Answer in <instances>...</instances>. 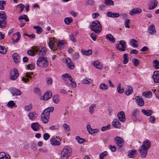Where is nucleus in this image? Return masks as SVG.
Instances as JSON below:
<instances>
[{"label": "nucleus", "instance_id": "1", "mask_svg": "<svg viewBox=\"0 0 159 159\" xmlns=\"http://www.w3.org/2000/svg\"><path fill=\"white\" fill-rule=\"evenodd\" d=\"M151 142L147 140L144 141L143 143L141 148L139 149L141 157L143 158H145L147 154L148 150L151 147Z\"/></svg>", "mask_w": 159, "mask_h": 159}, {"label": "nucleus", "instance_id": "2", "mask_svg": "<svg viewBox=\"0 0 159 159\" xmlns=\"http://www.w3.org/2000/svg\"><path fill=\"white\" fill-rule=\"evenodd\" d=\"M89 28L97 34L99 33L102 30V26L99 21L98 20H95L90 23Z\"/></svg>", "mask_w": 159, "mask_h": 159}, {"label": "nucleus", "instance_id": "3", "mask_svg": "<svg viewBox=\"0 0 159 159\" xmlns=\"http://www.w3.org/2000/svg\"><path fill=\"white\" fill-rule=\"evenodd\" d=\"M36 64L38 66L41 68L47 67L48 65L47 57H39L37 61Z\"/></svg>", "mask_w": 159, "mask_h": 159}, {"label": "nucleus", "instance_id": "4", "mask_svg": "<svg viewBox=\"0 0 159 159\" xmlns=\"http://www.w3.org/2000/svg\"><path fill=\"white\" fill-rule=\"evenodd\" d=\"M72 152L71 149L68 147H65L62 150L61 153V159H67L70 156Z\"/></svg>", "mask_w": 159, "mask_h": 159}, {"label": "nucleus", "instance_id": "5", "mask_svg": "<svg viewBox=\"0 0 159 159\" xmlns=\"http://www.w3.org/2000/svg\"><path fill=\"white\" fill-rule=\"evenodd\" d=\"M0 28H5L7 26V21L6 20L7 16L4 12H0Z\"/></svg>", "mask_w": 159, "mask_h": 159}, {"label": "nucleus", "instance_id": "6", "mask_svg": "<svg viewBox=\"0 0 159 159\" xmlns=\"http://www.w3.org/2000/svg\"><path fill=\"white\" fill-rule=\"evenodd\" d=\"M33 49L36 53H38L39 55H44L46 54L47 51L46 48L43 46H36L33 47Z\"/></svg>", "mask_w": 159, "mask_h": 159}, {"label": "nucleus", "instance_id": "7", "mask_svg": "<svg viewBox=\"0 0 159 159\" xmlns=\"http://www.w3.org/2000/svg\"><path fill=\"white\" fill-rule=\"evenodd\" d=\"M116 47L117 49L121 51H124L126 50V43L125 42L121 40L119 41V44L117 43L116 45Z\"/></svg>", "mask_w": 159, "mask_h": 159}, {"label": "nucleus", "instance_id": "8", "mask_svg": "<svg viewBox=\"0 0 159 159\" xmlns=\"http://www.w3.org/2000/svg\"><path fill=\"white\" fill-rule=\"evenodd\" d=\"M19 75L18 71L16 68H14L13 70H11L10 75V79L11 80H16Z\"/></svg>", "mask_w": 159, "mask_h": 159}, {"label": "nucleus", "instance_id": "9", "mask_svg": "<svg viewBox=\"0 0 159 159\" xmlns=\"http://www.w3.org/2000/svg\"><path fill=\"white\" fill-rule=\"evenodd\" d=\"M132 118L134 121H137L139 120V111L137 109L134 110L132 112Z\"/></svg>", "mask_w": 159, "mask_h": 159}, {"label": "nucleus", "instance_id": "10", "mask_svg": "<svg viewBox=\"0 0 159 159\" xmlns=\"http://www.w3.org/2000/svg\"><path fill=\"white\" fill-rule=\"evenodd\" d=\"M116 143L119 148H121L124 144V140L120 137H116L115 138Z\"/></svg>", "mask_w": 159, "mask_h": 159}, {"label": "nucleus", "instance_id": "11", "mask_svg": "<svg viewBox=\"0 0 159 159\" xmlns=\"http://www.w3.org/2000/svg\"><path fill=\"white\" fill-rule=\"evenodd\" d=\"M117 116L119 119L122 122L125 121V113L123 111H121L119 112L117 114Z\"/></svg>", "mask_w": 159, "mask_h": 159}, {"label": "nucleus", "instance_id": "12", "mask_svg": "<svg viewBox=\"0 0 159 159\" xmlns=\"http://www.w3.org/2000/svg\"><path fill=\"white\" fill-rule=\"evenodd\" d=\"M152 78L155 82L159 83V71H156L154 72Z\"/></svg>", "mask_w": 159, "mask_h": 159}, {"label": "nucleus", "instance_id": "13", "mask_svg": "<svg viewBox=\"0 0 159 159\" xmlns=\"http://www.w3.org/2000/svg\"><path fill=\"white\" fill-rule=\"evenodd\" d=\"M157 2L156 0H153L148 5V9L149 10L154 9L157 6Z\"/></svg>", "mask_w": 159, "mask_h": 159}, {"label": "nucleus", "instance_id": "14", "mask_svg": "<svg viewBox=\"0 0 159 159\" xmlns=\"http://www.w3.org/2000/svg\"><path fill=\"white\" fill-rule=\"evenodd\" d=\"M135 99L136 103L139 106H142L144 105V101L141 97L137 96Z\"/></svg>", "mask_w": 159, "mask_h": 159}, {"label": "nucleus", "instance_id": "15", "mask_svg": "<svg viewBox=\"0 0 159 159\" xmlns=\"http://www.w3.org/2000/svg\"><path fill=\"white\" fill-rule=\"evenodd\" d=\"M10 91L11 93L13 96L20 95L21 93V92L20 90L16 88H11L10 89Z\"/></svg>", "mask_w": 159, "mask_h": 159}, {"label": "nucleus", "instance_id": "16", "mask_svg": "<svg viewBox=\"0 0 159 159\" xmlns=\"http://www.w3.org/2000/svg\"><path fill=\"white\" fill-rule=\"evenodd\" d=\"M65 61L69 68L71 70L73 69L74 67V64L71 61L70 59L69 58L67 57L66 58Z\"/></svg>", "mask_w": 159, "mask_h": 159}, {"label": "nucleus", "instance_id": "17", "mask_svg": "<svg viewBox=\"0 0 159 159\" xmlns=\"http://www.w3.org/2000/svg\"><path fill=\"white\" fill-rule=\"evenodd\" d=\"M112 125L115 128H119L120 127L121 124L118 120L115 119L112 122Z\"/></svg>", "mask_w": 159, "mask_h": 159}, {"label": "nucleus", "instance_id": "18", "mask_svg": "<svg viewBox=\"0 0 159 159\" xmlns=\"http://www.w3.org/2000/svg\"><path fill=\"white\" fill-rule=\"evenodd\" d=\"M107 16L112 18H117L119 16L120 14L119 13H112L110 11L107 12Z\"/></svg>", "mask_w": 159, "mask_h": 159}, {"label": "nucleus", "instance_id": "19", "mask_svg": "<svg viewBox=\"0 0 159 159\" xmlns=\"http://www.w3.org/2000/svg\"><path fill=\"white\" fill-rule=\"evenodd\" d=\"M148 33L151 34H153L154 33H156V30H155L154 25L153 24L151 25L148 28Z\"/></svg>", "mask_w": 159, "mask_h": 159}, {"label": "nucleus", "instance_id": "20", "mask_svg": "<svg viewBox=\"0 0 159 159\" xmlns=\"http://www.w3.org/2000/svg\"><path fill=\"white\" fill-rule=\"evenodd\" d=\"M87 128L89 133L90 134H93L98 132V130L97 129H92L90 125L89 124L87 126Z\"/></svg>", "mask_w": 159, "mask_h": 159}, {"label": "nucleus", "instance_id": "21", "mask_svg": "<svg viewBox=\"0 0 159 159\" xmlns=\"http://www.w3.org/2000/svg\"><path fill=\"white\" fill-rule=\"evenodd\" d=\"M20 38V34L19 32H17L16 34L13 35V40L15 42H18Z\"/></svg>", "mask_w": 159, "mask_h": 159}, {"label": "nucleus", "instance_id": "22", "mask_svg": "<svg viewBox=\"0 0 159 159\" xmlns=\"http://www.w3.org/2000/svg\"><path fill=\"white\" fill-rule=\"evenodd\" d=\"M52 96L51 93L47 92L46 93L43 97V99L44 100H47L50 98Z\"/></svg>", "mask_w": 159, "mask_h": 159}, {"label": "nucleus", "instance_id": "23", "mask_svg": "<svg viewBox=\"0 0 159 159\" xmlns=\"http://www.w3.org/2000/svg\"><path fill=\"white\" fill-rule=\"evenodd\" d=\"M40 125L38 123H34L32 124L31 127L35 131H37L39 129Z\"/></svg>", "mask_w": 159, "mask_h": 159}, {"label": "nucleus", "instance_id": "24", "mask_svg": "<svg viewBox=\"0 0 159 159\" xmlns=\"http://www.w3.org/2000/svg\"><path fill=\"white\" fill-rule=\"evenodd\" d=\"M12 57L13 58L14 61L15 63H17L20 61V57L17 53H14L13 54Z\"/></svg>", "mask_w": 159, "mask_h": 159}, {"label": "nucleus", "instance_id": "25", "mask_svg": "<svg viewBox=\"0 0 159 159\" xmlns=\"http://www.w3.org/2000/svg\"><path fill=\"white\" fill-rule=\"evenodd\" d=\"M141 11L142 10L141 9L137 8V9H133L129 13L131 15H133L134 14L140 13L141 12Z\"/></svg>", "mask_w": 159, "mask_h": 159}, {"label": "nucleus", "instance_id": "26", "mask_svg": "<svg viewBox=\"0 0 159 159\" xmlns=\"http://www.w3.org/2000/svg\"><path fill=\"white\" fill-rule=\"evenodd\" d=\"M106 38L110 41L113 43L115 42V39L114 37L111 34H107L106 36Z\"/></svg>", "mask_w": 159, "mask_h": 159}, {"label": "nucleus", "instance_id": "27", "mask_svg": "<svg viewBox=\"0 0 159 159\" xmlns=\"http://www.w3.org/2000/svg\"><path fill=\"white\" fill-rule=\"evenodd\" d=\"M50 141L51 144L54 146L59 145L60 144V143L54 138H51Z\"/></svg>", "mask_w": 159, "mask_h": 159}, {"label": "nucleus", "instance_id": "28", "mask_svg": "<svg viewBox=\"0 0 159 159\" xmlns=\"http://www.w3.org/2000/svg\"><path fill=\"white\" fill-rule=\"evenodd\" d=\"M133 92V89L132 87L129 85L128 86V90L125 92V93L127 95H130Z\"/></svg>", "mask_w": 159, "mask_h": 159}, {"label": "nucleus", "instance_id": "29", "mask_svg": "<svg viewBox=\"0 0 159 159\" xmlns=\"http://www.w3.org/2000/svg\"><path fill=\"white\" fill-rule=\"evenodd\" d=\"M141 111L143 114L147 116H150L152 113V111L151 110H145L143 109Z\"/></svg>", "mask_w": 159, "mask_h": 159}, {"label": "nucleus", "instance_id": "30", "mask_svg": "<svg viewBox=\"0 0 159 159\" xmlns=\"http://www.w3.org/2000/svg\"><path fill=\"white\" fill-rule=\"evenodd\" d=\"M49 116L44 115H41V120L44 123H47L48 121Z\"/></svg>", "mask_w": 159, "mask_h": 159}, {"label": "nucleus", "instance_id": "31", "mask_svg": "<svg viewBox=\"0 0 159 159\" xmlns=\"http://www.w3.org/2000/svg\"><path fill=\"white\" fill-rule=\"evenodd\" d=\"M48 44L49 47L51 49H52L53 52H55V51L57 50V49L55 48L52 49L54 48V42L52 40H49Z\"/></svg>", "mask_w": 159, "mask_h": 159}, {"label": "nucleus", "instance_id": "32", "mask_svg": "<svg viewBox=\"0 0 159 159\" xmlns=\"http://www.w3.org/2000/svg\"><path fill=\"white\" fill-rule=\"evenodd\" d=\"M81 52L83 55H85L86 56L90 55L92 53V51L90 49H89L87 51L84 50L83 49H82Z\"/></svg>", "mask_w": 159, "mask_h": 159}, {"label": "nucleus", "instance_id": "33", "mask_svg": "<svg viewBox=\"0 0 159 159\" xmlns=\"http://www.w3.org/2000/svg\"><path fill=\"white\" fill-rule=\"evenodd\" d=\"M93 65L96 68L100 70L102 69V67L101 64L98 61H95L93 62Z\"/></svg>", "mask_w": 159, "mask_h": 159}, {"label": "nucleus", "instance_id": "34", "mask_svg": "<svg viewBox=\"0 0 159 159\" xmlns=\"http://www.w3.org/2000/svg\"><path fill=\"white\" fill-rule=\"evenodd\" d=\"M153 66L157 69H159V61L157 60H155L152 62Z\"/></svg>", "mask_w": 159, "mask_h": 159}, {"label": "nucleus", "instance_id": "35", "mask_svg": "<svg viewBox=\"0 0 159 159\" xmlns=\"http://www.w3.org/2000/svg\"><path fill=\"white\" fill-rule=\"evenodd\" d=\"M36 114L34 112H30L28 114V117L30 120H34L35 119L36 116Z\"/></svg>", "mask_w": 159, "mask_h": 159}, {"label": "nucleus", "instance_id": "36", "mask_svg": "<svg viewBox=\"0 0 159 159\" xmlns=\"http://www.w3.org/2000/svg\"><path fill=\"white\" fill-rule=\"evenodd\" d=\"M18 19L20 20V21L21 22L22 20L24 19L25 20L26 22H28L29 21V19L27 18V16L26 15H24L23 16H20L19 18Z\"/></svg>", "mask_w": 159, "mask_h": 159}, {"label": "nucleus", "instance_id": "37", "mask_svg": "<svg viewBox=\"0 0 159 159\" xmlns=\"http://www.w3.org/2000/svg\"><path fill=\"white\" fill-rule=\"evenodd\" d=\"M130 44L133 45L134 47H138V44H137L138 42L137 40L134 39H132L130 41Z\"/></svg>", "mask_w": 159, "mask_h": 159}, {"label": "nucleus", "instance_id": "38", "mask_svg": "<svg viewBox=\"0 0 159 159\" xmlns=\"http://www.w3.org/2000/svg\"><path fill=\"white\" fill-rule=\"evenodd\" d=\"M72 21V19L71 17H66L64 19V22L67 25H69Z\"/></svg>", "mask_w": 159, "mask_h": 159}, {"label": "nucleus", "instance_id": "39", "mask_svg": "<svg viewBox=\"0 0 159 159\" xmlns=\"http://www.w3.org/2000/svg\"><path fill=\"white\" fill-rule=\"evenodd\" d=\"M33 28L36 30V32L38 34H40L42 31V28L39 26H34Z\"/></svg>", "mask_w": 159, "mask_h": 159}, {"label": "nucleus", "instance_id": "40", "mask_svg": "<svg viewBox=\"0 0 159 159\" xmlns=\"http://www.w3.org/2000/svg\"><path fill=\"white\" fill-rule=\"evenodd\" d=\"M105 3L107 6H113L114 5V2L112 0H105Z\"/></svg>", "mask_w": 159, "mask_h": 159}, {"label": "nucleus", "instance_id": "41", "mask_svg": "<svg viewBox=\"0 0 159 159\" xmlns=\"http://www.w3.org/2000/svg\"><path fill=\"white\" fill-rule=\"evenodd\" d=\"M136 150H132L128 154V156L130 158H133L134 157V155L136 154Z\"/></svg>", "mask_w": 159, "mask_h": 159}, {"label": "nucleus", "instance_id": "42", "mask_svg": "<svg viewBox=\"0 0 159 159\" xmlns=\"http://www.w3.org/2000/svg\"><path fill=\"white\" fill-rule=\"evenodd\" d=\"M7 52L6 49L4 47L0 46V53L3 54H5Z\"/></svg>", "mask_w": 159, "mask_h": 159}, {"label": "nucleus", "instance_id": "43", "mask_svg": "<svg viewBox=\"0 0 159 159\" xmlns=\"http://www.w3.org/2000/svg\"><path fill=\"white\" fill-rule=\"evenodd\" d=\"M123 58L124 59L123 62L124 64H126L128 62V54L126 53L124 54L123 55Z\"/></svg>", "mask_w": 159, "mask_h": 159}, {"label": "nucleus", "instance_id": "44", "mask_svg": "<svg viewBox=\"0 0 159 159\" xmlns=\"http://www.w3.org/2000/svg\"><path fill=\"white\" fill-rule=\"evenodd\" d=\"M132 61L133 64L135 66H137L139 64V61L137 59L133 58Z\"/></svg>", "mask_w": 159, "mask_h": 159}, {"label": "nucleus", "instance_id": "45", "mask_svg": "<svg viewBox=\"0 0 159 159\" xmlns=\"http://www.w3.org/2000/svg\"><path fill=\"white\" fill-rule=\"evenodd\" d=\"M117 90L118 92L120 93H122L124 92V89L123 88H121V84L120 83L118 84Z\"/></svg>", "mask_w": 159, "mask_h": 159}, {"label": "nucleus", "instance_id": "46", "mask_svg": "<svg viewBox=\"0 0 159 159\" xmlns=\"http://www.w3.org/2000/svg\"><path fill=\"white\" fill-rule=\"evenodd\" d=\"M96 107V105L93 104L91 105L89 108V112L91 114H93L94 112V108Z\"/></svg>", "mask_w": 159, "mask_h": 159}, {"label": "nucleus", "instance_id": "47", "mask_svg": "<svg viewBox=\"0 0 159 159\" xmlns=\"http://www.w3.org/2000/svg\"><path fill=\"white\" fill-rule=\"evenodd\" d=\"M6 4V2L4 1H0V9L3 10L4 9V6Z\"/></svg>", "mask_w": 159, "mask_h": 159}, {"label": "nucleus", "instance_id": "48", "mask_svg": "<svg viewBox=\"0 0 159 159\" xmlns=\"http://www.w3.org/2000/svg\"><path fill=\"white\" fill-rule=\"evenodd\" d=\"M35 52L33 49V50H29L27 51V54L31 56H35Z\"/></svg>", "mask_w": 159, "mask_h": 159}, {"label": "nucleus", "instance_id": "49", "mask_svg": "<svg viewBox=\"0 0 159 159\" xmlns=\"http://www.w3.org/2000/svg\"><path fill=\"white\" fill-rule=\"evenodd\" d=\"M16 104L13 101H9L7 104V106L9 107H15ZM16 106L15 107H16Z\"/></svg>", "mask_w": 159, "mask_h": 159}, {"label": "nucleus", "instance_id": "50", "mask_svg": "<svg viewBox=\"0 0 159 159\" xmlns=\"http://www.w3.org/2000/svg\"><path fill=\"white\" fill-rule=\"evenodd\" d=\"M59 126L58 124L56 125H52L49 127V129L52 130H57L59 129Z\"/></svg>", "mask_w": 159, "mask_h": 159}, {"label": "nucleus", "instance_id": "51", "mask_svg": "<svg viewBox=\"0 0 159 159\" xmlns=\"http://www.w3.org/2000/svg\"><path fill=\"white\" fill-rule=\"evenodd\" d=\"M100 88L102 89L106 90L108 89V86L104 83H102L100 84Z\"/></svg>", "mask_w": 159, "mask_h": 159}, {"label": "nucleus", "instance_id": "52", "mask_svg": "<svg viewBox=\"0 0 159 159\" xmlns=\"http://www.w3.org/2000/svg\"><path fill=\"white\" fill-rule=\"evenodd\" d=\"M76 139L78 140V142L80 143H82L85 141V139H84L81 138L79 136H77L76 137Z\"/></svg>", "mask_w": 159, "mask_h": 159}, {"label": "nucleus", "instance_id": "53", "mask_svg": "<svg viewBox=\"0 0 159 159\" xmlns=\"http://www.w3.org/2000/svg\"><path fill=\"white\" fill-rule=\"evenodd\" d=\"M107 154V151H104L101 153L99 155L100 159H103L104 157Z\"/></svg>", "mask_w": 159, "mask_h": 159}, {"label": "nucleus", "instance_id": "54", "mask_svg": "<svg viewBox=\"0 0 159 159\" xmlns=\"http://www.w3.org/2000/svg\"><path fill=\"white\" fill-rule=\"evenodd\" d=\"M111 127L110 125H108L106 126H103L101 128V130L102 131H104L109 129Z\"/></svg>", "mask_w": 159, "mask_h": 159}, {"label": "nucleus", "instance_id": "55", "mask_svg": "<svg viewBox=\"0 0 159 159\" xmlns=\"http://www.w3.org/2000/svg\"><path fill=\"white\" fill-rule=\"evenodd\" d=\"M90 37L92 39L95 41L96 40L97 37V35L95 34V33H92Z\"/></svg>", "mask_w": 159, "mask_h": 159}, {"label": "nucleus", "instance_id": "56", "mask_svg": "<svg viewBox=\"0 0 159 159\" xmlns=\"http://www.w3.org/2000/svg\"><path fill=\"white\" fill-rule=\"evenodd\" d=\"M53 100L55 103H57L59 102V100L57 95H54L53 97Z\"/></svg>", "mask_w": 159, "mask_h": 159}, {"label": "nucleus", "instance_id": "57", "mask_svg": "<svg viewBox=\"0 0 159 159\" xmlns=\"http://www.w3.org/2000/svg\"><path fill=\"white\" fill-rule=\"evenodd\" d=\"M70 40L73 42L75 43L76 42V40L75 39V35L74 34H72L69 35Z\"/></svg>", "mask_w": 159, "mask_h": 159}, {"label": "nucleus", "instance_id": "58", "mask_svg": "<svg viewBox=\"0 0 159 159\" xmlns=\"http://www.w3.org/2000/svg\"><path fill=\"white\" fill-rule=\"evenodd\" d=\"M35 64H28L27 66V68L28 69L32 70L34 68Z\"/></svg>", "mask_w": 159, "mask_h": 159}, {"label": "nucleus", "instance_id": "59", "mask_svg": "<svg viewBox=\"0 0 159 159\" xmlns=\"http://www.w3.org/2000/svg\"><path fill=\"white\" fill-rule=\"evenodd\" d=\"M130 22L129 19H127L125 20V26L127 28H129L130 26L129 25Z\"/></svg>", "mask_w": 159, "mask_h": 159}, {"label": "nucleus", "instance_id": "60", "mask_svg": "<svg viewBox=\"0 0 159 159\" xmlns=\"http://www.w3.org/2000/svg\"><path fill=\"white\" fill-rule=\"evenodd\" d=\"M64 44V42L62 40L58 41L57 43V46L60 48L61 46Z\"/></svg>", "mask_w": 159, "mask_h": 159}, {"label": "nucleus", "instance_id": "61", "mask_svg": "<svg viewBox=\"0 0 159 159\" xmlns=\"http://www.w3.org/2000/svg\"><path fill=\"white\" fill-rule=\"evenodd\" d=\"M89 80H91L90 79L87 78L84 79L82 80V83L84 84H89L90 82L89 81Z\"/></svg>", "mask_w": 159, "mask_h": 159}, {"label": "nucleus", "instance_id": "62", "mask_svg": "<svg viewBox=\"0 0 159 159\" xmlns=\"http://www.w3.org/2000/svg\"><path fill=\"white\" fill-rule=\"evenodd\" d=\"M32 108V105L31 104H30L29 105L26 106L25 107V111H29Z\"/></svg>", "mask_w": 159, "mask_h": 159}, {"label": "nucleus", "instance_id": "63", "mask_svg": "<svg viewBox=\"0 0 159 159\" xmlns=\"http://www.w3.org/2000/svg\"><path fill=\"white\" fill-rule=\"evenodd\" d=\"M64 129L66 131H69L70 130V127L69 125H67L66 124H64L63 125Z\"/></svg>", "mask_w": 159, "mask_h": 159}, {"label": "nucleus", "instance_id": "64", "mask_svg": "<svg viewBox=\"0 0 159 159\" xmlns=\"http://www.w3.org/2000/svg\"><path fill=\"white\" fill-rule=\"evenodd\" d=\"M43 139L45 140H47L50 138V135L47 133H45L43 136Z\"/></svg>", "mask_w": 159, "mask_h": 159}]
</instances>
